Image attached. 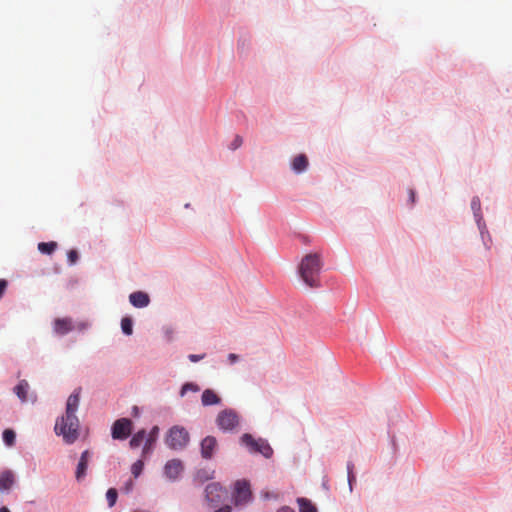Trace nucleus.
<instances>
[{"instance_id": "nucleus-17", "label": "nucleus", "mask_w": 512, "mask_h": 512, "mask_svg": "<svg viewBox=\"0 0 512 512\" xmlns=\"http://www.w3.org/2000/svg\"><path fill=\"white\" fill-rule=\"evenodd\" d=\"M14 484V474L7 470L0 474V490H9Z\"/></svg>"}, {"instance_id": "nucleus-33", "label": "nucleus", "mask_w": 512, "mask_h": 512, "mask_svg": "<svg viewBox=\"0 0 512 512\" xmlns=\"http://www.w3.org/2000/svg\"><path fill=\"white\" fill-rule=\"evenodd\" d=\"M242 143V139L239 137V136H236V138L234 139L233 143H232V148L233 149H236L238 148Z\"/></svg>"}, {"instance_id": "nucleus-6", "label": "nucleus", "mask_w": 512, "mask_h": 512, "mask_svg": "<svg viewBox=\"0 0 512 512\" xmlns=\"http://www.w3.org/2000/svg\"><path fill=\"white\" fill-rule=\"evenodd\" d=\"M217 425L223 431H231L239 424L238 415L233 410H223L216 418Z\"/></svg>"}, {"instance_id": "nucleus-32", "label": "nucleus", "mask_w": 512, "mask_h": 512, "mask_svg": "<svg viewBox=\"0 0 512 512\" xmlns=\"http://www.w3.org/2000/svg\"><path fill=\"white\" fill-rule=\"evenodd\" d=\"M239 360V356L235 353H230L228 355V361L230 364H234Z\"/></svg>"}, {"instance_id": "nucleus-19", "label": "nucleus", "mask_w": 512, "mask_h": 512, "mask_svg": "<svg viewBox=\"0 0 512 512\" xmlns=\"http://www.w3.org/2000/svg\"><path fill=\"white\" fill-rule=\"evenodd\" d=\"M146 437V431L144 429L139 430L137 433H135L130 442L129 445L132 449H136L140 447V445L144 442V439Z\"/></svg>"}, {"instance_id": "nucleus-31", "label": "nucleus", "mask_w": 512, "mask_h": 512, "mask_svg": "<svg viewBox=\"0 0 512 512\" xmlns=\"http://www.w3.org/2000/svg\"><path fill=\"white\" fill-rule=\"evenodd\" d=\"M204 357H205V354H201V355L190 354V355L188 356V358H189V360H190L191 362H198V361H200V360L204 359Z\"/></svg>"}, {"instance_id": "nucleus-25", "label": "nucleus", "mask_w": 512, "mask_h": 512, "mask_svg": "<svg viewBox=\"0 0 512 512\" xmlns=\"http://www.w3.org/2000/svg\"><path fill=\"white\" fill-rule=\"evenodd\" d=\"M143 468H144L143 460H137L135 463L132 464L131 473L133 474V476L135 478H137L142 473Z\"/></svg>"}, {"instance_id": "nucleus-13", "label": "nucleus", "mask_w": 512, "mask_h": 512, "mask_svg": "<svg viewBox=\"0 0 512 512\" xmlns=\"http://www.w3.org/2000/svg\"><path fill=\"white\" fill-rule=\"evenodd\" d=\"M89 459H90V453L88 450H85L81 454V457H80V460L78 462L77 469H76L75 476L78 481L85 477Z\"/></svg>"}, {"instance_id": "nucleus-30", "label": "nucleus", "mask_w": 512, "mask_h": 512, "mask_svg": "<svg viewBox=\"0 0 512 512\" xmlns=\"http://www.w3.org/2000/svg\"><path fill=\"white\" fill-rule=\"evenodd\" d=\"M8 287V282L5 279H0V298L4 295Z\"/></svg>"}, {"instance_id": "nucleus-37", "label": "nucleus", "mask_w": 512, "mask_h": 512, "mask_svg": "<svg viewBox=\"0 0 512 512\" xmlns=\"http://www.w3.org/2000/svg\"><path fill=\"white\" fill-rule=\"evenodd\" d=\"M86 327H87V324H85V323H81V324L78 326V328H79L80 330H83V329H85Z\"/></svg>"}, {"instance_id": "nucleus-10", "label": "nucleus", "mask_w": 512, "mask_h": 512, "mask_svg": "<svg viewBox=\"0 0 512 512\" xmlns=\"http://www.w3.org/2000/svg\"><path fill=\"white\" fill-rule=\"evenodd\" d=\"M183 472V464L179 459L169 460L164 466V474L170 480H176Z\"/></svg>"}, {"instance_id": "nucleus-1", "label": "nucleus", "mask_w": 512, "mask_h": 512, "mask_svg": "<svg viewBox=\"0 0 512 512\" xmlns=\"http://www.w3.org/2000/svg\"><path fill=\"white\" fill-rule=\"evenodd\" d=\"M81 388L76 389L67 399L65 415L57 419L54 430L67 444L74 443L79 437V419L76 411L80 403Z\"/></svg>"}, {"instance_id": "nucleus-7", "label": "nucleus", "mask_w": 512, "mask_h": 512, "mask_svg": "<svg viewBox=\"0 0 512 512\" xmlns=\"http://www.w3.org/2000/svg\"><path fill=\"white\" fill-rule=\"evenodd\" d=\"M226 495L227 491L218 483H210L205 488L206 500L212 507L218 506Z\"/></svg>"}, {"instance_id": "nucleus-29", "label": "nucleus", "mask_w": 512, "mask_h": 512, "mask_svg": "<svg viewBox=\"0 0 512 512\" xmlns=\"http://www.w3.org/2000/svg\"><path fill=\"white\" fill-rule=\"evenodd\" d=\"M347 470H348V482H349V485L351 488L352 482L355 480V476L353 474V465L351 463H348Z\"/></svg>"}, {"instance_id": "nucleus-26", "label": "nucleus", "mask_w": 512, "mask_h": 512, "mask_svg": "<svg viewBox=\"0 0 512 512\" xmlns=\"http://www.w3.org/2000/svg\"><path fill=\"white\" fill-rule=\"evenodd\" d=\"M199 387L193 383H186L182 386L181 395H185L188 391L197 392Z\"/></svg>"}, {"instance_id": "nucleus-2", "label": "nucleus", "mask_w": 512, "mask_h": 512, "mask_svg": "<svg viewBox=\"0 0 512 512\" xmlns=\"http://www.w3.org/2000/svg\"><path fill=\"white\" fill-rule=\"evenodd\" d=\"M322 269L321 257L317 253L307 254L299 266L301 279L311 288L320 287L319 274Z\"/></svg>"}, {"instance_id": "nucleus-35", "label": "nucleus", "mask_w": 512, "mask_h": 512, "mask_svg": "<svg viewBox=\"0 0 512 512\" xmlns=\"http://www.w3.org/2000/svg\"><path fill=\"white\" fill-rule=\"evenodd\" d=\"M215 512H231V507L228 505H225V506L219 508L218 510H216Z\"/></svg>"}, {"instance_id": "nucleus-27", "label": "nucleus", "mask_w": 512, "mask_h": 512, "mask_svg": "<svg viewBox=\"0 0 512 512\" xmlns=\"http://www.w3.org/2000/svg\"><path fill=\"white\" fill-rule=\"evenodd\" d=\"M480 199L478 197H474L471 201V208L474 211V214L477 216L480 212Z\"/></svg>"}, {"instance_id": "nucleus-8", "label": "nucleus", "mask_w": 512, "mask_h": 512, "mask_svg": "<svg viewBox=\"0 0 512 512\" xmlns=\"http://www.w3.org/2000/svg\"><path fill=\"white\" fill-rule=\"evenodd\" d=\"M133 423L128 418H120L116 420L112 425V438L124 440L126 439L132 432Z\"/></svg>"}, {"instance_id": "nucleus-4", "label": "nucleus", "mask_w": 512, "mask_h": 512, "mask_svg": "<svg viewBox=\"0 0 512 512\" xmlns=\"http://www.w3.org/2000/svg\"><path fill=\"white\" fill-rule=\"evenodd\" d=\"M241 443L245 445L251 453H260L265 458H270L273 455V449L265 439H255L251 434L245 433L241 436Z\"/></svg>"}, {"instance_id": "nucleus-11", "label": "nucleus", "mask_w": 512, "mask_h": 512, "mask_svg": "<svg viewBox=\"0 0 512 512\" xmlns=\"http://www.w3.org/2000/svg\"><path fill=\"white\" fill-rule=\"evenodd\" d=\"M217 446L216 438L207 436L201 441V456L204 459H211Z\"/></svg>"}, {"instance_id": "nucleus-5", "label": "nucleus", "mask_w": 512, "mask_h": 512, "mask_svg": "<svg viewBox=\"0 0 512 512\" xmlns=\"http://www.w3.org/2000/svg\"><path fill=\"white\" fill-rule=\"evenodd\" d=\"M233 498L236 506L247 504L252 499V492L248 481H236Z\"/></svg>"}, {"instance_id": "nucleus-36", "label": "nucleus", "mask_w": 512, "mask_h": 512, "mask_svg": "<svg viewBox=\"0 0 512 512\" xmlns=\"http://www.w3.org/2000/svg\"><path fill=\"white\" fill-rule=\"evenodd\" d=\"M410 200H411V202H412V203H413V202H414V200H415V193H414V191H412V190H410Z\"/></svg>"}, {"instance_id": "nucleus-12", "label": "nucleus", "mask_w": 512, "mask_h": 512, "mask_svg": "<svg viewBox=\"0 0 512 512\" xmlns=\"http://www.w3.org/2000/svg\"><path fill=\"white\" fill-rule=\"evenodd\" d=\"M129 301L136 308H144L149 304L150 299L147 293L137 291L129 295Z\"/></svg>"}, {"instance_id": "nucleus-34", "label": "nucleus", "mask_w": 512, "mask_h": 512, "mask_svg": "<svg viewBox=\"0 0 512 512\" xmlns=\"http://www.w3.org/2000/svg\"><path fill=\"white\" fill-rule=\"evenodd\" d=\"M276 512H294V510L289 506H282Z\"/></svg>"}, {"instance_id": "nucleus-20", "label": "nucleus", "mask_w": 512, "mask_h": 512, "mask_svg": "<svg viewBox=\"0 0 512 512\" xmlns=\"http://www.w3.org/2000/svg\"><path fill=\"white\" fill-rule=\"evenodd\" d=\"M299 512H317L316 507L306 498H298Z\"/></svg>"}, {"instance_id": "nucleus-3", "label": "nucleus", "mask_w": 512, "mask_h": 512, "mask_svg": "<svg viewBox=\"0 0 512 512\" xmlns=\"http://www.w3.org/2000/svg\"><path fill=\"white\" fill-rule=\"evenodd\" d=\"M190 436L188 431L182 426H173L169 429L166 436V444L173 450H181L189 443Z\"/></svg>"}, {"instance_id": "nucleus-22", "label": "nucleus", "mask_w": 512, "mask_h": 512, "mask_svg": "<svg viewBox=\"0 0 512 512\" xmlns=\"http://www.w3.org/2000/svg\"><path fill=\"white\" fill-rule=\"evenodd\" d=\"M121 329L124 334L131 335L133 333V322L130 317H123L121 320Z\"/></svg>"}, {"instance_id": "nucleus-21", "label": "nucleus", "mask_w": 512, "mask_h": 512, "mask_svg": "<svg viewBox=\"0 0 512 512\" xmlns=\"http://www.w3.org/2000/svg\"><path fill=\"white\" fill-rule=\"evenodd\" d=\"M57 248L56 242H40L38 244V250L43 254H51L53 253Z\"/></svg>"}, {"instance_id": "nucleus-16", "label": "nucleus", "mask_w": 512, "mask_h": 512, "mask_svg": "<svg viewBox=\"0 0 512 512\" xmlns=\"http://www.w3.org/2000/svg\"><path fill=\"white\" fill-rule=\"evenodd\" d=\"M201 400L204 406L216 405L220 402L219 396L211 389L203 391Z\"/></svg>"}, {"instance_id": "nucleus-18", "label": "nucleus", "mask_w": 512, "mask_h": 512, "mask_svg": "<svg viewBox=\"0 0 512 512\" xmlns=\"http://www.w3.org/2000/svg\"><path fill=\"white\" fill-rule=\"evenodd\" d=\"M308 166V159L305 155L300 154L293 159L292 169L296 173H301L306 170Z\"/></svg>"}, {"instance_id": "nucleus-23", "label": "nucleus", "mask_w": 512, "mask_h": 512, "mask_svg": "<svg viewBox=\"0 0 512 512\" xmlns=\"http://www.w3.org/2000/svg\"><path fill=\"white\" fill-rule=\"evenodd\" d=\"M16 434L12 429L3 431V441L7 446H13L15 443Z\"/></svg>"}, {"instance_id": "nucleus-38", "label": "nucleus", "mask_w": 512, "mask_h": 512, "mask_svg": "<svg viewBox=\"0 0 512 512\" xmlns=\"http://www.w3.org/2000/svg\"><path fill=\"white\" fill-rule=\"evenodd\" d=\"M0 512H10V510L7 507H2Z\"/></svg>"}, {"instance_id": "nucleus-14", "label": "nucleus", "mask_w": 512, "mask_h": 512, "mask_svg": "<svg viewBox=\"0 0 512 512\" xmlns=\"http://www.w3.org/2000/svg\"><path fill=\"white\" fill-rule=\"evenodd\" d=\"M72 321L69 318H57L54 321V331L59 335H64L73 330Z\"/></svg>"}, {"instance_id": "nucleus-15", "label": "nucleus", "mask_w": 512, "mask_h": 512, "mask_svg": "<svg viewBox=\"0 0 512 512\" xmlns=\"http://www.w3.org/2000/svg\"><path fill=\"white\" fill-rule=\"evenodd\" d=\"M30 390V386L26 380H21L15 387L14 393L17 397L22 401L26 402L28 400V393Z\"/></svg>"}, {"instance_id": "nucleus-24", "label": "nucleus", "mask_w": 512, "mask_h": 512, "mask_svg": "<svg viewBox=\"0 0 512 512\" xmlns=\"http://www.w3.org/2000/svg\"><path fill=\"white\" fill-rule=\"evenodd\" d=\"M117 497H118V493H117L116 489H114V488L108 489V491L106 493V498H107L109 507H113L115 505V503L117 501Z\"/></svg>"}, {"instance_id": "nucleus-28", "label": "nucleus", "mask_w": 512, "mask_h": 512, "mask_svg": "<svg viewBox=\"0 0 512 512\" xmlns=\"http://www.w3.org/2000/svg\"><path fill=\"white\" fill-rule=\"evenodd\" d=\"M68 262L70 265H74L78 260V253L76 250H70L67 254Z\"/></svg>"}, {"instance_id": "nucleus-9", "label": "nucleus", "mask_w": 512, "mask_h": 512, "mask_svg": "<svg viewBox=\"0 0 512 512\" xmlns=\"http://www.w3.org/2000/svg\"><path fill=\"white\" fill-rule=\"evenodd\" d=\"M159 427L154 426L150 430L148 434H146V437L144 439V446L142 449V457L146 458L148 455H150L154 449V445L158 439L159 436Z\"/></svg>"}]
</instances>
